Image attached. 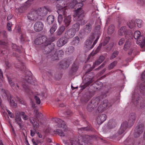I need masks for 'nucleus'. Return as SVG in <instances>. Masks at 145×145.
<instances>
[{"instance_id": "f257e3e1", "label": "nucleus", "mask_w": 145, "mask_h": 145, "mask_svg": "<svg viewBox=\"0 0 145 145\" xmlns=\"http://www.w3.org/2000/svg\"><path fill=\"white\" fill-rule=\"evenodd\" d=\"M92 68V67L90 68L85 73L86 76L84 80H83V83L84 84L83 85H81L80 86L82 90L84 89L90 84L93 81V78L94 75L93 72H90L91 71H90V69Z\"/></svg>"}, {"instance_id": "f03ea898", "label": "nucleus", "mask_w": 145, "mask_h": 145, "mask_svg": "<svg viewBox=\"0 0 145 145\" xmlns=\"http://www.w3.org/2000/svg\"><path fill=\"white\" fill-rule=\"evenodd\" d=\"M134 37L135 39H137V43L139 44L141 48L145 46V38L142 35H140L139 31H136L134 33Z\"/></svg>"}, {"instance_id": "7ed1b4c3", "label": "nucleus", "mask_w": 145, "mask_h": 145, "mask_svg": "<svg viewBox=\"0 0 145 145\" xmlns=\"http://www.w3.org/2000/svg\"><path fill=\"white\" fill-rule=\"evenodd\" d=\"M49 126H50V125ZM50 126L57 127H64L65 126H67V125H66V123L65 122L58 118H54L52 119L51 122V125Z\"/></svg>"}, {"instance_id": "20e7f679", "label": "nucleus", "mask_w": 145, "mask_h": 145, "mask_svg": "<svg viewBox=\"0 0 145 145\" xmlns=\"http://www.w3.org/2000/svg\"><path fill=\"white\" fill-rule=\"evenodd\" d=\"M55 45L54 44H45L42 46L43 52L44 54H47L54 51Z\"/></svg>"}, {"instance_id": "39448f33", "label": "nucleus", "mask_w": 145, "mask_h": 145, "mask_svg": "<svg viewBox=\"0 0 145 145\" xmlns=\"http://www.w3.org/2000/svg\"><path fill=\"white\" fill-rule=\"evenodd\" d=\"M38 12V16H44L46 15L48 12L51 11V9L48 7H44L43 8H38L36 10Z\"/></svg>"}, {"instance_id": "423d86ee", "label": "nucleus", "mask_w": 145, "mask_h": 145, "mask_svg": "<svg viewBox=\"0 0 145 145\" xmlns=\"http://www.w3.org/2000/svg\"><path fill=\"white\" fill-rule=\"evenodd\" d=\"M57 13L59 14L58 17V21L59 24H61L63 20V16L65 17L66 15L67 12L66 9L65 8L62 9H59L57 11Z\"/></svg>"}, {"instance_id": "0eeeda50", "label": "nucleus", "mask_w": 145, "mask_h": 145, "mask_svg": "<svg viewBox=\"0 0 145 145\" xmlns=\"http://www.w3.org/2000/svg\"><path fill=\"white\" fill-rule=\"evenodd\" d=\"M38 15L37 10L30 12L27 15V18L31 21H35L38 17Z\"/></svg>"}, {"instance_id": "6e6552de", "label": "nucleus", "mask_w": 145, "mask_h": 145, "mask_svg": "<svg viewBox=\"0 0 145 145\" xmlns=\"http://www.w3.org/2000/svg\"><path fill=\"white\" fill-rule=\"evenodd\" d=\"M94 39V36L92 35L89 39L87 40L85 42L84 47L87 50H89L93 47V45L92 43Z\"/></svg>"}, {"instance_id": "1a4fd4ad", "label": "nucleus", "mask_w": 145, "mask_h": 145, "mask_svg": "<svg viewBox=\"0 0 145 145\" xmlns=\"http://www.w3.org/2000/svg\"><path fill=\"white\" fill-rule=\"evenodd\" d=\"M75 32L74 29L71 28L67 30L64 34V37L67 39L72 38L74 36Z\"/></svg>"}, {"instance_id": "9d476101", "label": "nucleus", "mask_w": 145, "mask_h": 145, "mask_svg": "<svg viewBox=\"0 0 145 145\" xmlns=\"http://www.w3.org/2000/svg\"><path fill=\"white\" fill-rule=\"evenodd\" d=\"M44 25L40 21H37L36 22L34 25V29L36 32H39L42 31Z\"/></svg>"}, {"instance_id": "9b49d317", "label": "nucleus", "mask_w": 145, "mask_h": 145, "mask_svg": "<svg viewBox=\"0 0 145 145\" xmlns=\"http://www.w3.org/2000/svg\"><path fill=\"white\" fill-rule=\"evenodd\" d=\"M76 15L78 17V20L80 21L83 19L85 15L84 11L81 8L77 9L76 11Z\"/></svg>"}, {"instance_id": "f8f14e48", "label": "nucleus", "mask_w": 145, "mask_h": 145, "mask_svg": "<svg viewBox=\"0 0 145 145\" xmlns=\"http://www.w3.org/2000/svg\"><path fill=\"white\" fill-rule=\"evenodd\" d=\"M19 113L18 111H15L14 117L15 121L16 124H18L20 127H21L22 124V121L20 116L19 114Z\"/></svg>"}, {"instance_id": "ddd939ff", "label": "nucleus", "mask_w": 145, "mask_h": 145, "mask_svg": "<svg viewBox=\"0 0 145 145\" xmlns=\"http://www.w3.org/2000/svg\"><path fill=\"white\" fill-rule=\"evenodd\" d=\"M57 4L56 7H59V9H62L65 8L67 5V3L65 2V0H58L56 1Z\"/></svg>"}, {"instance_id": "4468645a", "label": "nucleus", "mask_w": 145, "mask_h": 145, "mask_svg": "<svg viewBox=\"0 0 145 145\" xmlns=\"http://www.w3.org/2000/svg\"><path fill=\"white\" fill-rule=\"evenodd\" d=\"M129 31L127 29L125 26H122L120 28L118 31V34L119 35L123 36L128 35L129 34Z\"/></svg>"}, {"instance_id": "2eb2a0df", "label": "nucleus", "mask_w": 145, "mask_h": 145, "mask_svg": "<svg viewBox=\"0 0 145 145\" xmlns=\"http://www.w3.org/2000/svg\"><path fill=\"white\" fill-rule=\"evenodd\" d=\"M144 127H135L133 133L135 137H138L143 132Z\"/></svg>"}, {"instance_id": "dca6fc26", "label": "nucleus", "mask_w": 145, "mask_h": 145, "mask_svg": "<svg viewBox=\"0 0 145 145\" xmlns=\"http://www.w3.org/2000/svg\"><path fill=\"white\" fill-rule=\"evenodd\" d=\"M79 67L78 65L76 63H73L71 67L70 72L72 74H75L78 70Z\"/></svg>"}, {"instance_id": "f3484780", "label": "nucleus", "mask_w": 145, "mask_h": 145, "mask_svg": "<svg viewBox=\"0 0 145 145\" xmlns=\"http://www.w3.org/2000/svg\"><path fill=\"white\" fill-rule=\"evenodd\" d=\"M106 116L105 114L99 115L97 118V122L98 124L100 125L106 120Z\"/></svg>"}, {"instance_id": "a211bd4d", "label": "nucleus", "mask_w": 145, "mask_h": 145, "mask_svg": "<svg viewBox=\"0 0 145 145\" xmlns=\"http://www.w3.org/2000/svg\"><path fill=\"white\" fill-rule=\"evenodd\" d=\"M136 116L134 113H131L130 115L128 120L129 126H132L135 120Z\"/></svg>"}, {"instance_id": "6ab92c4d", "label": "nucleus", "mask_w": 145, "mask_h": 145, "mask_svg": "<svg viewBox=\"0 0 145 145\" xmlns=\"http://www.w3.org/2000/svg\"><path fill=\"white\" fill-rule=\"evenodd\" d=\"M60 67L63 69H66L69 66L68 61L66 60H63L59 63Z\"/></svg>"}, {"instance_id": "aec40b11", "label": "nucleus", "mask_w": 145, "mask_h": 145, "mask_svg": "<svg viewBox=\"0 0 145 145\" xmlns=\"http://www.w3.org/2000/svg\"><path fill=\"white\" fill-rule=\"evenodd\" d=\"M71 21L72 19L71 16H68L64 17L63 22L65 26L66 27H68L70 25Z\"/></svg>"}, {"instance_id": "412c9836", "label": "nucleus", "mask_w": 145, "mask_h": 145, "mask_svg": "<svg viewBox=\"0 0 145 145\" xmlns=\"http://www.w3.org/2000/svg\"><path fill=\"white\" fill-rule=\"evenodd\" d=\"M67 42L63 37L60 38L57 41V45L59 47L63 46Z\"/></svg>"}, {"instance_id": "4be33fe9", "label": "nucleus", "mask_w": 145, "mask_h": 145, "mask_svg": "<svg viewBox=\"0 0 145 145\" xmlns=\"http://www.w3.org/2000/svg\"><path fill=\"white\" fill-rule=\"evenodd\" d=\"M92 23L91 24L88 23L85 25L84 29V31L85 33H88L91 32L92 29L91 25Z\"/></svg>"}, {"instance_id": "5701e85b", "label": "nucleus", "mask_w": 145, "mask_h": 145, "mask_svg": "<svg viewBox=\"0 0 145 145\" xmlns=\"http://www.w3.org/2000/svg\"><path fill=\"white\" fill-rule=\"evenodd\" d=\"M29 119L31 123L32 124L33 127H38L39 126L38 121H37L34 118L30 117Z\"/></svg>"}, {"instance_id": "b1692460", "label": "nucleus", "mask_w": 145, "mask_h": 145, "mask_svg": "<svg viewBox=\"0 0 145 145\" xmlns=\"http://www.w3.org/2000/svg\"><path fill=\"white\" fill-rule=\"evenodd\" d=\"M16 67L18 69L21 71H23L25 68V67L24 64L22 61H20L16 65Z\"/></svg>"}, {"instance_id": "393cba45", "label": "nucleus", "mask_w": 145, "mask_h": 145, "mask_svg": "<svg viewBox=\"0 0 145 145\" xmlns=\"http://www.w3.org/2000/svg\"><path fill=\"white\" fill-rule=\"evenodd\" d=\"M102 44L101 43H100L99 45V46H98V47L95 50V51L94 52H91L89 55L88 59H89L90 58V57L92 56H94L95 54H96L97 53L99 52L100 51V50L101 47L102 46Z\"/></svg>"}, {"instance_id": "a878e982", "label": "nucleus", "mask_w": 145, "mask_h": 145, "mask_svg": "<svg viewBox=\"0 0 145 145\" xmlns=\"http://www.w3.org/2000/svg\"><path fill=\"white\" fill-rule=\"evenodd\" d=\"M84 138L83 137V136H82L81 135H79L78 136V142L77 141H76L74 139V138H71L70 139V141L71 140H74V141L73 142V143H74V141L77 142L78 143V145L79 144L82 145L84 144Z\"/></svg>"}, {"instance_id": "bb28decb", "label": "nucleus", "mask_w": 145, "mask_h": 145, "mask_svg": "<svg viewBox=\"0 0 145 145\" xmlns=\"http://www.w3.org/2000/svg\"><path fill=\"white\" fill-rule=\"evenodd\" d=\"M100 102V99L99 97H97L93 99L91 103L95 107H96L98 105Z\"/></svg>"}, {"instance_id": "cd10ccee", "label": "nucleus", "mask_w": 145, "mask_h": 145, "mask_svg": "<svg viewBox=\"0 0 145 145\" xmlns=\"http://www.w3.org/2000/svg\"><path fill=\"white\" fill-rule=\"evenodd\" d=\"M65 29V26L63 25H62L57 31V35L59 36L61 35Z\"/></svg>"}, {"instance_id": "c85d7f7f", "label": "nucleus", "mask_w": 145, "mask_h": 145, "mask_svg": "<svg viewBox=\"0 0 145 145\" xmlns=\"http://www.w3.org/2000/svg\"><path fill=\"white\" fill-rule=\"evenodd\" d=\"M54 20V16L52 15H49L47 19V22L48 24H52L53 23Z\"/></svg>"}, {"instance_id": "c756f323", "label": "nucleus", "mask_w": 145, "mask_h": 145, "mask_svg": "<svg viewBox=\"0 0 145 145\" xmlns=\"http://www.w3.org/2000/svg\"><path fill=\"white\" fill-rule=\"evenodd\" d=\"M10 104L11 106L13 108H16L17 106V104L15 103V99L12 96H10Z\"/></svg>"}, {"instance_id": "7c9ffc66", "label": "nucleus", "mask_w": 145, "mask_h": 145, "mask_svg": "<svg viewBox=\"0 0 145 145\" xmlns=\"http://www.w3.org/2000/svg\"><path fill=\"white\" fill-rule=\"evenodd\" d=\"M140 92L144 94L145 93V82L141 83L139 86Z\"/></svg>"}, {"instance_id": "2f4dec72", "label": "nucleus", "mask_w": 145, "mask_h": 145, "mask_svg": "<svg viewBox=\"0 0 145 145\" xmlns=\"http://www.w3.org/2000/svg\"><path fill=\"white\" fill-rule=\"evenodd\" d=\"M41 40L43 44L42 46L43 45H45V44H47L48 43V38L45 35L42 36L40 37Z\"/></svg>"}, {"instance_id": "473e14b6", "label": "nucleus", "mask_w": 145, "mask_h": 145, "mask_svg": "<svg viewBox=\"0 0 145 145\" xmlns=\"http://www.w3.org/2000/svg\"><path fill=\"white\" fill-rule=\"evenodd\" d=\"M80 27V24L78 23H77L74 24L72 26V28H71L72 29L75 31L76 33V31H78L79 30Z\"/></svg>"}, {"instance_id": "72a5a7b5", "label": "nucleus", "mask_w": 145, "mask_h": 145, "mask_svg": "<svg viewBox=\"0 0 145 145\" xmlns=\"http://www.w3.org/2000/svg\"><path fill=\"white\" fill-rule=\"evenodd\" d=\"M54 132L55 134H58L61 137H64L65 136L64 133L62 131L59 129H57L56 130H54Z\"/></svg>"}, {"instance_id": "f704fd0d", "label": "nucleus", "mask_w": 145, "mask_h": 145, "mask_svg": "<svg viewBox=\"0 0 145 145\" xmlns=\"http://www.w3.org/2000/svg\"><path fill=\"white\" fill-rule=\"evenodd\" d=\"M136 101L137 103H140L139 106L140 108H142L145 106V103L142 98H140V99H138V100L137 99Z\"/></svg>"}, {"instance_id": "c9c22d12", "label": "nucleus", "mask_w": 145, "mask_h": 145, "mask_svg": "<svg viewBox=\"0 0 145 145\" xmlns=\"http://www.w3.org/2000/svg\"><path fill=\"white\" fill-rule=\"evenodd\" d=\"M95 108V107L93 105L91 102L88 105L87 109L88 111L91 112L93 111Z\"/></svg>"}, {"instance_id": "e433bc0d", "label": "nucleus", "mask_w": 145, "mask_h": 145, "mask_svg": "<svg viewBox=\"0 0 145 145\" xmlns=\"http://www.w3.org/2000/svg\"><path fill=\"white\" fill-rule=\"evenodd\" d=\"M19 114L20 116H21L22 119L24 120H26L29 119V116L26 115L24 112L19 111Z\"/></svg>"}, {"instance_id": "4c0bfd02", "label": "nucleus", "mask_w": 145, "mask_h": 145, "mask_svg": "<svg viewBox=\"0 0 145 145\" xmlns=\"http://www.w3.org/2000/svg\"><path fill=\"white\" fill-rule=\"evenodd\" d=\"M92 96L93 95L91 94L90 92H88L86 93V95H83V97L84 98L85 101H88Z\"/></svg>"}, {"instance_id": "58836bf2", "label": "nucleus", "mask_w": 145, "mask_h": 145, "mask_svg": "<svg viewBox=\"0 0 145 145\" xmlns=\"http://www.w3.org/2000/svg\"><path fill=\"white\" fill-rule=\"evenodd\" d=\"M101 105L103 106V107L105 109L108 107H110L111 106V104L110 103H109L108 101L105 100L103 101V103Z\"/></svg>"}, {"instance_id": "ea45409f", "label": "nucleus", "mask_w": 145, "mask_h": 145, "mask_svg": "<svg viewBox=\"0 0 145 145\" xmlns=\"http://www.w3.org/2000/svg\"><path fill=\"white\" fill-rule=\"evenodd\" d=\"M105 109V108L103 107L102 105H100L96 111L95 114H98L99 113L103 111Z\"/></svg>"}, {"instance_id": "a19ab883", "label": "nucleus", "mask_w": 145, "mask_h": 145, "mask_svg": "<svg viewBox=\"0 0 145 145\" xmlns=\"http://www.w3.org/2000/svg\"><path fill=\"white\" fill-rule=\"evenodd\" d=\"M83 137L84 138V144H87L90 141V140H91V137L88 135H85L83 136Z\"/></svg>"}, {"instance_id": "79ce46f5", "label": "nucleus", "mask_w": 145, "mask_h": 145, "mask_svg": "<svg viewBox=\"0 0 145 145\" xmlns=\"http://www.w3.org/2000/svg\"><path fill=\"white\" fill-rule=\"evenodd\" d=\"M7 78L8 79V82L9 84L12 88L15 87L16 86L15 84L13 81L12 78L10 76H7Z\"/></svg>"}, {"instance_id": "37998d69", "label": "nucleus", "mask_w": 145, "mask_h": 145, "mask_svg": "<svg viewBox=\"0 0 145 145\" xmlns=\"http://www.w3.org/2000/svg\"><path fill=\"white\" fill-rule=\"evenodd\" d=\"M131 46V42L130 40L128 39L127 40L125 43L124 49L125 50H127Z\"/></svg>"}, {"instance_id": "c03bdc74", "label": "nucleus", "mask_w": 145, "mask_h": 145, "mask_svg": "<svg viewBox=\"0 0 145 145\" xmlns=\"http://www.w3.org/2000/svg\"><path fill=\"white\" fill-rule=\"evenodd\" d=\"M127 25L130 29H132L135 27L136 24L135 21L132 20L128 23Z\"/></svg>"}, {"instance_id": "a18cd8bd", "label": "nucleus", "mask_w": 145, "mask_h": 145, "mask_svg": "<svg viewBox=\"0 0 145 145\" xmlns=\"http://www.w3.org/2000/svg\"><path fill=\"white\" fill-rule=\"evenodd\" d=\"M117 63V62L116 61H114L110 64L108 66V69L109 70L112 69L116 65Z\"/></svg>"}, {"instance_id": "49530a36", "label": "nucleus", "mask_w": 145, "mask_h": 145, "mask_svg": "<svg viewBox=\"0 0 145 145\" xmlns=\"http://www.w3.org/2000/svg\"><path fill=\"white\" fill-rule=\"evenodd\" d=\"M57 28V25L54 24L50 29V31L51 34H52L55 31Z\"/></svg>"}, {"instance_id": "de8ad7c7", "label": "nucleus", "mask_w": 145, "mask_h": 145, "mask_svg": "<svg viewBox=\"0 0 145 145\" xmlns=\"http://www.w3.org/2000/svg\"><path fill=\"white\" fill-rule=\"evenodd\" d=\"M114 31V27L112 25H110L108 28V34H112Z\"/></svg>"}, {"instance_id": "09e8293b", "label": "nucleus", "mask_w": 145, "mask_h": 145, "mask_svg": "<svg viewBox=\"0 0 145 145\" xmlns=\"http://www.w3.org/2000/svg\"><path fill=\"white\" fill-rule=\"evenodd\" d=\"M22 86L24 91L27 93L30 94L31 92V90L29 88L25 85H23Z\"/></svg>"}, {"instance_id": "8fccbe9b", "label": "nucleus", "mask_w": 145, "mask_h": 145, "mask_svg": "<svg viewBox=\"0 0 145 145\" xmlns=\"http://www.w3.org/2000/svg\"><path fill=\"white\" fill-rule=\"evenodd\" d=\"M90 127H81L78 129V131L79 134H80L81 133H83V131H89Z\"/></svg>"}, {"instance_id": "3c124183", "label": "nucleus", "mask_w": 145, "mask_h": 145, "mask_svg": "<svg viewBox=\"0 0 145 145\" xmlns=\"http://www.w3.org/2000/svg\"><path fill=\"white\" fill-rule=\"evenodd\" d=\"M119 52L118 51H115L113 52L112 55H111L110 59H112L115 57H116L118 55Z\"/></svg>"}, {"instance_id": "603ef678", "label": "nucleus", "mask_w": 145, "mask_h": 145, "mask_svg": "<svg viewBox=\"0 0 145 145\" xmlns=\"http://www.w3.org/2000/svg\"><path fill=\"white\" fill-rule=\"evenodd\" d=\"M74 50V48L73 46L69 47L66 50V51L69 54L72 53Z\"/></svg>"}, {"instance_id": "864d4df0", "label": "nucleus", "mask_w": 145, "mask_h": 145, "mask_svg": "<svg viewBox=\"0 0 145 145\" xmlns=\"http://www.w3.org/2000/svg\"><path fill=\"white\" fill-rule=\"evenodd\" d=\"M56 40V38L54 36H53L49 39H48V43L49 44H54L52 42Z\"/></svg>"}, {"instance_id": "5fc2aeb1", "label": "nucleus", "mask_w": 145, "mask_h": 145, "mask_svg": "<svg viewBox=\"0 0 145 145\" xmlns=\"http://www.w3.org/2000/svg\"><path fill=\"white\" fill-rule=\"evenodd\" d=\"M51 57L52 59L54 61L59 60L60 58L56 52Z\"/></svg>"}, {"instance_id": "6e6d98bb", "label": "nucleus", "mask_w": 145, "mask_h": 145, "mask_svg": "<svg viewBox=\"0 0 145 145\" xmlns=\"http://www.w3.org/2000/svg\"><path fill=\"white\" fill-rule=\"evenodd\" d=\"M35 43L37 45H40L42 44L40 37L37 38L35 40Z\"/></svg>"}, {"instance_id": "4d7b16f0", "label": "nucleus", "mask_w": 145, "mask_h": 145, "mask_svg": "<svg viewBox=\"0 0 145 145\" xmlns=\"http://www.w3.org/2000/svg\"><path fill=\"white\" fill-rule=\"evenodd\" d=\"M100 61L98 59L97 61H96L95 63L93 64L92 67V68L90 69V71H91L93 69L95 68L96 65H98L101 63V62H100Z\"/></svg>"}, {"instance_id": "13d9d810", "label": "nucleus", "mask_w": 145, "mask_h": 145, "mask_svg": "<svg viewBox=\"0 0 145 145\" xmlns=\"http://www.w3.org/2000/svg\"><path fill=\"white\" fill-rule=\"evenodd\" d=\"M137 25L139 27H140L142 26V20L139 19H137L136 20Z\"/></svg>"}, {"instance_id": "bf43d9fd", "label": "nucleus", "mask_w": 145, "mask_h": 145, "mask_svg": "<svg viewBox=\"0 0 145 145\" xmlns=\"http://www.w3.org/2000/svg\"><path fill=\"white\" fill-rule=\"evenodd\" d=\"M110 39V37H106L103 43V45L105 46L106 45Z\"/></svg>"}, {"instance_id": "052dcab7", "label": "nucleus", "mask_w": 145, "mask_h": 145, "mask_svg": "<svg viewBox=\"0 0 145 145\" xmlns=\"http://www.w3.org/2000/svg\"><path fill=\"white\" fill-rule=\"evenodd\" d=\"M136 145H145V139H140L138 141L137 144Z\"/></svg>"}, {"instance_id": "680f3d73", "label": "nucleus", "mask_w": 145, "mask_h": 145, "mask_svg": "<svg viewBox=\"0 0 145 145\" xmlns=\"http://www.w3.org/2000/svg\"><path fill=\"white\" fill-rule=\"evenodd\" d=\"M12 48L16 51L18 52H20V48L18 47L17 45L15 44H13L12 46Z\"/></svg>"}, {"instance_id": "e2e57ef3", "label": "nucleus", "mask_w": 145, "mask_h": 145, "mask_svg": "<svg viewBox=\"0 0 145 145\" xmlns=\"http://www.w3.org/2000/svg\"><path fill=\"white\" fill-rule=\"evenodd\" d=\"M126 130V127H120L118 131L119 134L121 135Z\"/></svg>"}, {"instance_id": "0e129e2a", "label": "nucleus", "mask_w": 145, "mask_h": 145, "mask_svg": "<svg viewBox=\"0 0 145 145\" xmlns=\"http://www.w3.org/2000/svg\"><path fill=\"white\" fill-rule=\"evenodd\" d=\"M56 52L59 57H61L64 54V52L63 50H58V51Z\"/></svg>"}, {"instance_id": "69168bd1", "label": "nucleus", "mask_w": 145, "mask_h": 145, "mask_svg": "<svg viewBox=\"0 0 145 145\" xmlns=\"http://www.w3.org/2000/svg\"><path fill=\"white\" fill-rule=\"evenodd\" d=\"M100 27L99 25H98L95 27V32L97 33L98 34H100Z\"/></svg>"}, {"instance_id": "338daca9", "label": "nucleus", "mask_w": 145, "mask_h": 145, "mask_svg": "<svg viewBox=\"0 0 145 145\" xmlns=\"http://www.w3.org/2000/svg\"><path fill=\"white\" fill-rule=\"evenodd\" d=\"M34 98L36 101V103L37 104H40V100L39 98L35 96L34 97Z\"/></svg>"}, {"instance_id": "774afa93", "label": "nucleus", "mask_w": 145, "mask_h": 145, "mask_svg": "<svg viewBox=\"0 0 145 145\" xmlns=\"http://www.w3.org/2000/svg\"><path fill=\"white\" fill-rule=\"evenodd\" d=\"M65 114L67 115H71L72 113L70 110H67L64 112Z\"/></svg>"}]
</instances>
